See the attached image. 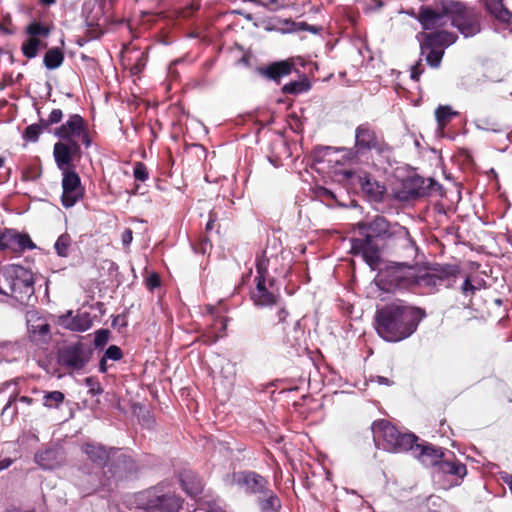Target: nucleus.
Here are the masks:
<instances>
[{"label": "nucleus", "mask_w": 512, "mask_h": 512, "mask_svg": "<svg viewBox=\"0 0 512 512\" xmlns=\"http://www.w3.org/2000/svg\"><path fill=\"white\" fill-rule=\"evenodd\" d=\"M182 489L192 498L198 497L203 491L202 479L191 470H184L180 473Z\"/></svg>", "instance_id": "nucleus-28"}, {"label": "nucleus", "mask_w": 512, "mask_h": 512, "mask_svg": "<svg viewBox=\"0 0 512 512\" xmlns=\"http://www.w3.org/2000/svg\"><path fill=\"white\" fill-rule=\"evenodd\" d=\"M357 183L370 202H382L386 187L380 184V182L375 180L371 175L367 173L357 175Z\"/></svg>", "instance_id": "nucleus-26"}, {"label": "nucleus", "mask_w": 512, "mask_h": 512, "mask_svg": "<svg viewBox=\"0 0 512 512\" xmlns=\"http://www.w3.org/2000/svg\"><path fill=\"white\" fill-rule=\"evenodd\" d=\"M133 240V232L131 229L127 228L123 231L121 235V242L124 247H128Z\"/></svg>", "instance_id": "nucleus-56"}, {"label": "nucleus", "mask_w": 512, "mask_h": 512, "mask_svg": "<svg viewBox=\"0 0 512 512\" xmlns=\"http://www.w3.org/2000/svg\"><path fill=\"white\" fill-rule=\"evenodd\" d=\"M484 5L494 19L512 26V12L504 5L503 0H485Z\"/></svg>", "instance_id": "nucleus-30"}, {"label": "nucleus", "mask_w": 512, "mask_h": 512, "mask_svg": "<svg viewBox=\"0 0 512 512\" xmlns=\"http://www.w3.org/2000/svg\"><path fill=\"white\" fill-rule=\"evenodd\" d=\"M372 382H376L377 384L379 385H386V386H391L393 385V380L387 378V377H384V376H372L371 379H370Z\"/></svg>", "instance_id": "nucleus-57"}, {"label": "nucleus", "mask_w": 512, "mask_h": 512, "mask_svg": "<svg viewBox=\"0 0 512 512\" xmlns=\"http://www.w3.org/2000/svg\"><path fill=\"white\" fill-rule=\"evenodd\" d=\"M139 467L135 460L119 448L111 447L109 461L102 467L106 477V486L111 491L120 483L131 480L137 476Z\"/></svg>", "instance_id": "nucleus-9"}, {"label": "nucleus", "mask_w": 512, "mask_h": 512, "mask_svg": "<svg viewBox=\"0 0 512 512\" xmlns=\"http://www.w3.org/2000/svg\"><path fill=\"white\" fill-rule=\"evenodd\" d=\"M64 61V53L58 48H50L44 55L43 64L49 70L57 69Z\"/></svg>", "instance_id": "nucleus-37"}, {"label": "nucleus", "mask_w": 512, "mask_h": 512, "mask_svg": "<svg viewBox=\"0 0 512 512\" xmlns=\"http://www.w3.org/2000/svg\"><path fill=\"white\" fill-rule=\"evenodd\" d=\"M133 176L135 180L145 182L149 178V172L143 162H136L133 168Z\"/></svg>", "instance_id": "nucleus-48"}, {"label": "nucleus", "mask_w": 512, "mask_h": 512, "mask_svg": "<svg viewBox=\"0 0 512 512\" xmlns=\"http://www.w3.org/2000/svg\"><path fill=\"white\" fill-rule=\"evenodd\" d=\"M257 505L260 512H279L282 507L280 498L270 488L258 496Z\"/></svg>", "instance_id": "nucleus-31"}, {"label": "nucleus", "mask_w": 512, "mask_h": 512, "mask_svg": "<svg viewBox=\"0 0 512 512\" xmlns=\"http://www.w3.org/2000/svg\"><path fill=\"white\" fill-rule=\"evenodd\" d=\"M437 472L456 476L459 479H463L467 474L466 465L461 463L460 461H451L449 459H444L439 462L436 467Z\"/></svg>", "instance_id": "nucleus-32"}, {"label": "nucleus", "mask_w": 512, "mask_h": 512, "mask_svg": "<svg viewBox=\"0 0 512 512\" xmlns=\"http://www.w3.org/2000/svg\"><path fill=\"white\" fill-rule=\"evenodd\" d=\"M110 331L108 329H98L95 331L94 335V347L95 349H101L103 348L110 339Z\"/></svg>", "instance_id": "nucleus-45"}, {"label": "nucleus", "mask_w": 512, "mask_h": 512, "mask_svg": "<svg viewBox=\"0 0 512 512\" xmlns=\"http://www.w3.org/2000/svg\"><path fill=\"white\" fill-rule=\"evenodd\" d=\"M233 482L244 489L246 494L261 495L269 488V481L259 473L251 470L234 472Z\"/></svg>", "instance_id": "nucleus-17"}, {"label": "nucleus", "mask_w": 512, "mask_h": 512, "mask_svg": "<svg viewBox=\"0 0 512 512\" xmlns=\"http://www.w3.org/2000/svg\"><path fill=\"white\" fill-rule=\"evenodd\" d=\"M288 32L309 31L312 34H320L322 31L321 26L310 25L306 22H291V27L287 29Z\"/></svg>", "instance_id": "nucleus-44"}, {"label": "nucleus", "mask_w": 512, "mask_h": 512, "mask_svg": "<svg viewBox=\"0 0 512 512\" xmlns=\"http://www.w3.org/2000/svg\"><path fill=\"white\" fill-rule=\"evenodd\" d=\"M450 23L464 38L473 37L481 32V12L459 0H454Z\"/></svg>", "instance_id": "nucleus-12"}, {"label": "nucleus", "mask_w": 512, "mask_h": 512, "mask_svg": "<svg viewBox=\"0 0 512 512\" xmlns=\"http://www.w3.org/2000/svg\"><path fill=\"white\" fill-rule=\"evenodd\" d=\"M26 32L31 36H48L49 29L38 22H33L27 26Z\"/></svg>", "instance_id": "nucleus-47"}, {"label": "nucleus", "mask_w": 512, "mask_h": 512, "mask_svg": "<svg viewBox=\"0 0 512 512\" xmlns=\"http://www.w3.org/2000/svg\"><path fill=\"white\" fill-rule=\"evenodd\" d=\"M283 260L282 251L280 254L270 253L269 249H265L261 257H257L255 288L250 293V298L256 307L266 308L279 304L281 297L274 291L276 279L270 276L269 269H272L277 276L288 277L291 267L289 264H280Z\"/></svg>", "instance_id": "nucleus-3"}, {"label": "nucleus", "mask_w": 512, "mask_h": 512, "mask_svg": "<svg viewBox=\"0 0 512 512\" xmlns=\"http://www.w3.org/2000/svg\"><path fill=\"white\" fill-rule=\"evenodd\" d=\"M72 244V238L68 233L61 234L55 244L54 249L59 257L66 258L69 255V248Z\"/></svg>", "instance_id": "nucleus-39"}, {"label": "nucleus", "mask_w": 512, "mask_h": 512, "mask_svg": "<svg viewBox=\"0 0 512 512\" xmlns=\"http://www.w3.org/2000/svg\"><path fill=\"white\" fill-rule=\"evenodd\" d=\"M81 16L86 27L84 42L101 38L107 24L102 4L98 0L86 1L82 6Z\"/></svg>", "instance_id": "nucleus-13"}, {"label": "nucleus", "mask_w": 512, "mask_h": 512, "mask_svg": "<svg viewBox=\"0 0 512 512\" xmlns=\"http://www.w3.org/2000/svg\"><path fill=\"white\" fill-rule=\"evenodd\" d=\"M58 324L70 331L85 332L92 327L93 320L89 312L77 310L74 315L72 310H68L58 317Z\"/></svg>", "instance_id": "nucleus-24"}, {"label": "nucleus", "mask_w": 512, "mask_h": 512, "mask_svg": "<svg viewBox=\"0 0 512 512\" xmlns=\"http://www.w3.org/2000/svg\"><path fill=\"white\" fill-rule=\"evenodd\" d=\"M85 386L88 388V393L91 396H98L103 393V388L100 382L95 377H86L84 379Z\"/></svg>", "instance_id": "nucleus-46"}, {"label": "nucleus", "mask_w": 512, "mask_h": 512, "mask_svg": "<svg viewBox=\"0 0 512 512\" xmlns=\"http://www.w3.org/2000/svg\"><path fill=\"white\" fill-rule=\"evenodd\" d=\"M135 502L140 509L147 511L176 512L182 506V499L165 483H159L137 493Z\"/></svg>", "instance_id": "nucleus-8"}, {"label": "nucleus", "mask_w": 512, "mask_h": 512, "mask_svg": "<svg viewBox=\"0 0 512 512\" xmlns=\"http://www.w3.org/2000/svg\"><path fill=\"white\" fill-rule=\"evenodd\" d=\"M422 60L419 59L412 67H411V73L410 78L414 81H419L421 74L424 71Z\"/></svg>", "instance_id": "nucleus-53"}, {"label": "nucleus", "mask_w": 512, "mask_h": 512, "mask_svg": "<svg viewBox=\"0 0 512 512\" xmlns=\"http://www.w3.org/2000/svg\"><path fill=\"white\" fill-rule=\"evenodd\" d=\"M107 361L108 359L105 358V356L103 355L99 361V367H98V370L100 373L104 374L108 371V364H107Z\"/></svg>", "instance_id": "nucleus-59"}, {"label": "nucleus", "mask_w": 512, "mask_h": 512, "mask_svg": "<svg viewBox=\"0 0 512 512\" xmlns=\"http://www.w3.org/2000/svg\"><path fill=\"white\" fill-rule=\"evenodd\" d=\"M427 64L432 68H438L444 56V51L441 49H428L424 54Z\"/></svg>", "instance_id": "nucleus-42"}, {"label": "nucleus", "mask_w": 512, "mask_h": 512, "mask_svg": "<svg viewBox=\"0 0 512 512\" xmlns=\"http://www.w3.org/2000/svg\"><path fill=\"white\" fill-rule=\"evenodd\" d=\"M288 1L289 0H281L277 6L275 8H271V10L275 11V10H278V9H281V8H286L288 7Z\"/></svg>", "instance_id": "nucleus-62"}, {"label": "nucleus", "mask_w": 512, "mask_h": 512, "mask_svg": "<svg viewBox=\"0 0 512 512\" xmlns=\"http://www.w3.org/2000/svg\"><path fill=\"white\" fill-rule=\"evenodd\" d=\"M405 188L410 198L417 199L431 195L440 188V185L433 178L416 176L406 183Z\"/></svg>", "instance_id": "nucleus-25"}, {"label": "nucleus", "mask_w": 512, "mask_h": 512, "mask_svg": "<svg viewBox=\"0 0 512 512\" xmlns=\"http://www.w3.org/2000/svg\"><path fill=\"white\" fill-rule=\"evenodd\" d=\"M425 317L421 308L397 300L377 308L374 316L377 334L387 342H400L409 338Z\"/></svg>", "instance_id": "nucleus-2"}, {"label": "nucleus", "mask_w": 512, "mask_h": 512, "mask_svg": "<svg viewBox=\"0 0 512 512\" xmlns=\"http://www.w3.org/2000/svg\"><path fill=\"white\" fill-rule=\"evenodd\" d=\"M216 214L213 212L209 213V220L206 224V230L211 231L213 229L214 222L216 221Z\"/></svg>", "instance_id": "nucleus-60"}, {"label": "nucleus", "mask_w": 512, "mask_h": 512, "mask_svg": "<svg viewBox=\"0 0 512 512\" xmlns=\"http://www.w3.org/2000/svg\"><path fill=\"white\" fill-rule=\"evenodd\" d=\"M461 268L457 264L435 263L424 273H416L412 267L411 288L419 287L425 289L426 293H434L439 287L452 288L457 282Z\"/></svg>", "instance_id": "nucleus-6"}, {"label": "nucleus", "mask_w": 512, "mask_h": 512, "mask_svg": "<svg viewBox=\"0 0 512 512\" xmlns=\"http://www.w3.org/2000/svg\"><path fill=\"white\" fill-rule=\"evenodd\" d=\"M277 306L276 316L278 318L277 324H282L283 329H285V324L287 323V319L290 315L286 306L282 304L281 300H279V304Z\"/></svg>", "instance_id": "nucleus-51"}, {"label": "nucleus", "mask_w": 512, "mask_h": 512, "mask_svg": "<svg viewBox=\"0 0 512 512\" xmlns=\"http://www.w3.org/2000/svg\"><path fill=\"white\" fill-rule=\"evenodd\" d=\"M63 113L61 109H53L47 119V124H57L62 120Z\"/></svg>", "instance_id": "nucleus-55"}, {"label": "nucleus", "mask_w": 512, "mask_h": 512, "mask_svg": "<svg viewBox=\"0 0 512 512\" xmlns=\"http://www.w3.org/2000/svg\"><path fill=\"white\" fill-rule=\"evenodd\" d=\"M412 266L393 263L380 269L374 282L384 292L393 293L397 290L411 289Z\"/></svg>", "instance_id": "nucleus-10"}, {"label": "nucleus", "mask_w": 512, "mask_h": 512, "mask_svg": "<svg viewBox=\"0 0 512 512\" xmlns=\"http://www.w3.org/2000/svg\"><path fill=\"white\" fill-rule=\"evenodd\" d=\"M92 354L91 345L77 341L58 351V362L62 367L80 371L89 363Z\"/></svg>", "instance_id": "nucleus-14"}, {"label": "nucleus", "mask_w": 512, "mask_h": 512, "mask_svg": "<svg viewBox=\"0 0 512 512\" xmlns=\"http://www.w3.org/2000/svg\"><path fill=\"white\" fill-rule=\"evenodd\" d=\"M57 450L48 448L35 454L36 463L45 470L54 469L58 465Z\"/></svg>", "instance_id": "nucleus-34"}, {"label": "nucleus", "mask_w": 512, "mask_h": 512, "mask_svg": "<svg viewBox=\"0 0 512 512\" xmlns=\"http://www.w3.org/2000/svg\"><path fill=\"white\" fill-rule=\"evenodd\" d=\"M40 41L36 38H30L22 44V52L29 59L35 58L38 54Z\"/></svg>", "instance_id": "nucleus-41"}, {"label": "nucleus", "mask_w": 512, "mask_h": 512, "mask_svg": "<svg viewBox=\"0 0 512 512\" xmlns=\"http://www.w3.org/2000/svg\"><path fill=\"white\" fill-rule=\"evenodd\" d=\"M1 280L5 285L4 295L14 298L21 305H29L34 297L33 273L17 264L6 265L1 269Z\"/></svg>", "instance_id": "nucleus-5"}, {"label": "nucleus", "mask_w": 512, "mask_h": 512, "mask_svg": "<svg viewBox=\"0 0 512 512\" xmlns=\"http://www.w3.org/2000/svg\"><path fill=\"white\" fill-rule=\"evenodd\" d=\"M477 290V287L473 285L471 279L469 276L465 277L462 285H461V292L465 295H473Z\"/></svg>", "instance_id": "nucleus-52"}, {"label": "nucleus", "mask_w": 512, "mask_h": 512, "mask_svg": "<svg viewBox=\"0 0 512 512\" xmlns=\"http://www.w3.org/2000/svg\"><path fill=\"white\" fill-rule=\"evenodd\" d=\"M82 451L91 462L98 466H104L109 461L111 455V448H106L99 443H85L82 446Z\"/></svg>", "instance_id": "nucleus-29"}, {"label": "nucleus", "mask_w": 512, "mask_h": 512, "mask_svg": "<svg viewBox=\"0 0 512 512\" xmlns=\"http://www.w3.org/2000/svg\"><path fill=\"white\" fill-rule=\"evenodd\" d=\"M28 333L30 340L36 345L47 344L51 340L50 325L43 319L28 321Z\"/></svg>", "instance_id": "nucleus-27"}, {"label": "nucleus", "mask_w": 512, "mask_h": 512, "mask_svg": "<svg viewBox=\"0 0 512 512\" xmlns=\"http://www.w3.org/2000/svg\"><path fill=\"white\" fill-rule=\"evenodd\" d=\"M374 151L378 163L374 166L391 165L393 148L379 136L369 123H363L355 129V144L348 151V159L358 163H368L371 152Z\"/></svg>", "instance_id": "nucleus-4"}, {"label": "nucleus", "mask_w": 512, "mask_h": 512, "mask_svg": "<svg viewBox=\"0 0 512 512\" xmlns=\"http://www.w3.org/2000/svg\"><path fill=\"white\" fill-rule=\"evenodd\" d=\"M458 112L454 111L449 105H439L435 110V118L439 129H444L448 122L458 116Z\"/></svg>", "instance_id": "nucleus-38"}, {"label": "nucleus", "mask_w": 512, "mask_h": 512, "mask_svg": "<svg viewBox=\"0 0 512 512\" xmlns=\"http://www.w3.org/2000/svg\"><path fill=\"white\" fill-rule=\"evenodd\" d=\"M410 451L426 467L436 468L445 456L441 447H436L426 441L421 443H418V441L414 442Z\"/></svg>", "instance_id": "nucleus-22"}, {"label": "nucleus", "mask_w": 512, "mask_h": 512, "mask_svg": "<svg viewBox=\"0 0 512 512\" xmlns=\"http://www.w3.org/2000/svg\"><path fill=\"white\" fill-rule=\"evenodd\" d=\"M54 135L60 140L68 142L81 139L82 143L87 148L91 145L86 122L79 114H71L65 123L55 129Z\"/></svg>", "instance_id": "nucleus-16"}, {"label": "nucleus", "mask_w": 512, "mask_h": 512, "mask_svg": "<svg viewBox=\"0 0 512 512\" xmlns=\"http://www.w3.org/2000/svg\"><path fill=\"white\" fill-rule=\"evenodd\" d=\"M371 430L375 445L385 451L401 453L410 451L419 438L412 432L402 433L387 420L374 421Z\"/></svg>", "instance_id": "nucleus-7"}, {"label": "nucleus", "mask_w": 512, "mask_h": 512, "mask_svg": "<svg viewBox=\"0 0 512 512\" xmlns=\"http://www.w3.org/2000/svg\"><path fill=\"white\" fill-rule=\"evenodd\" d=\"M43 132V127L40 124H31L27 126L23 132V139L27 142H37L41 133Z\"/></svg>", "instance_id": "nucleus-43"}, {"label": "nucleus", "mask_w": 512, "mask_h": 512, "mask_svg": "<svg viewBox=\"0 0 512 512\" xmlns=\"http://www.w3.org/2000/svg\"><path fill=\"white\" fill-rule=\"evenodd\" d=\"M454 0H433L431 4L420 6L418 13H409L419 22L423 30H434L450 21Z\"/></svg>", "instance_id": "nucleus-11"}, {"label": "nucleus", "mask_w": 512, "mask_h": 512, "mask_svg": "<svg viewBox=\"0 0 512 512\" xmlns=\"http://www.w3.org/2000/svg\"><path fill=\"white\" fill-rule=\"evenodd\" d=\"M311 89V83L308 77L303 74L301 79L290 81L282 87V92L287 95H298L308 92Z\"/></svg>", "instance_id": "nucleus-35"}, {"label": "nucleus", "mask_w": 512, "mask_h": 512, "mask_svg": "<svg viewBox=\"0 0 512 512\" xmlns=\"http://www.w3.org/2000/svg\"><path fill=\"white\" fill-rule=\"evenodd\" d=\"M62 196L61 202L65 208L73 207L84 194L79 175L75 171H65L62 173Z\"/></svg>", "instance_id": "nucleus-21"}, {"label": "nucleus", "mask_w": 512, "mask_h": 512, "mask_svg": "<svg viewBox=\"0 0 512 512\" xmlns=\"http://www.w3.org/2000/svg\"><path fill=\"white\" fill-rule=\"evenodd\" d=\"M81 153V146L78 141L60 140L54 144L53 156L56 166L63 172L72 171V162Z\"/></svg>", "instance_id": "nucleus-20"}, {"label": "nucleus", "mask_w": 512, "mask_h": 512, "mask_svg": "<svg viewBox=\"0 0 512 512\" xmlns=\"http://www.w3.org/2000/svg\"><path fill=\"white\" fill-rule=\"evenodd\" d=\"M250 2H252L253 4H255L257 6L267 8V3L264 2L263 0H250Z\"/></svg>", "instance_id": "nucleus-63"}, {"label": "nucleus", "mask_w": 512, "mask_h": 512, "mask_svg": "<svg viewBox=\"0 0 512 512\" xmlns=\"http://www.w3.org/2000/svg\"><path fill=\"white\" fill-rule=\"evenodd\" d=\"M1 250L10 249L14 252H23L36 248L28 234H22L12 229L0 232Z\"/></svg>", "instance_id": "nucleus-23"}, {"label": "nucleus", "mask_w": 512, "mask_h": 512, "mask_svg": "<svg viewBox=\"0 0 512 512\" xmlns=\"http://www.w3.org/2000/svg\"><path fill=\"white\" fill-rule=\"evenodd\" d=\"M75 485L83 497L99 491L111 492V489L106 486V477L103 471H94L93 467L88 464H84L77 469Z\"/></svg>", "instance_id": "nucleus-15"}, {"label": "nucleus", "mask_w": 512, "mask_h": 512, "mask_svg": "<svg viewBox=\"0 0 512 512\" xmlns=\"http://www.w3.org/2000/svg\"><path fill=\"white\" fill-rule=\"evenodd\" d=\"M16 401H19V402L24 403L26 405H31L34 402V399L31 398V397H28V396H20V397H18L17 394H12V395H10L6 405L3 407L1 413L2 414L6 413Z\"/></svg>", "instance_id": "nucleus-49"}, {"label": "nucleus", "mask_w": 512, "mask_h": 512, "mask_svg": "<svg viewBox=\"0 0 512 512\" xmlns=\"http://www.w3.org/2000/svg\"><path fill=\"white\" fill-rule=\"evenodd\" d=\"M37 124H40L41 127H43V130L48 129V127L51 124H47V119L40 118L39 122Z\"/></svg>", "instance_id": "nucleus-64"}, {"label": "nucleus", "mask_w": 512, "mask_h": 512, "mask_svg": "<svg viewBox=\"0 0 512 512\" xmlns=\"http://www.w3.org/2000/svg\"><path fill=\"white\" fill-rule=\"evenodd\" d=\"M12 459L11 458H4L2 460H0V472L9 468L12 464Z\"/></svg>", "instance_id": "nucleus-61"}, {"label": "nucleus", "mask_w": 512, "mask_h": 512, "mask_svg": "<svg viewBox=\"0 0 512 512\" xmlns=\"http://www.w3.org/2000/svg\"><path fill=\"white\" fill-rule=\"evenodd\" d=\"M417 39L420 42L421 55H424L428 49L444 51L457 41L458 35L446 30H436L429 33L420 32L417 34Z\"/></svg>", "instance_id": "nucleus-18"}, {"label": "nucleus", "mask_w": 512, "mask_h": 512, "mask_svg": "<svg viewBox=\"0 0 512 512\" xmlns=\"http://www.w3.org/2000/svg\"><path fill=\"white\" fill-rule=\"evenodd\" d=\"M125 327L127 326V321L125 315H116L112 320V327Z\"/></svg>", "instance_id": "nucleus-58"}, {"label": "nucleus", "mask_w": 512, "mask_h": 512, "mask_svg": "<svg viewBox=\"0 0 512 512\" xmlns=\"http://www.w3.org/2000/svg\"><path fill=\"white\" fill-rule=\"evenodd\" d=\"M426 507L430 512H457V508L437 495L426 498Z\"/></svg>", "instance_id": "nucleus-36"}, {"label": "nucleus", "mask_w": 512, "mask_h": 512, "mask_svg": "<svg viewBox=\"0 0 512 512\" xmlns=\"http://www.w3.org/2000/svg\"><path fill=\"white\" fill-rule=\"evenodd\" d=\"M356 229L361 237L350 240V253L360 256L372 270L378 268L381 262V250L386 244H398L402 248L416 246L406 227L397 222L391 223L381 215L369 221L358 222Z\"/></svg>", "instance_id": "nucleus-1"}, {"label": "nucleus", "mask_w": 512, "mask_h": 512, "mask_svg": "<svg viewBox=\"0 0 512 512\" xmlns=\"http://www.w3.org/2000/svg\"><path fill=\"white\" fill-rule=\"evenodd\" d=\"M65 399L60 391L46 392L43 396V405L47 408H57Z\"/></svg>", "instance_id": "nucleus-40"}, {"label": "nucleus", "mask_w": 512, "mask_h": 512, "mask_svg": "<svg viewBox=\"0 0 512 512\" xmlns=\"http://www.w3.org/2000/svg\"><path fill=\"white\" fill-rule=\"evenodd\" d=\"M476 128L478 130L483 131H491L493 133H497L501 135V139L499 140L500 144L502 145L499 147L500 151H505L508 146L512 143V134L507 132L505 129L498 127L495 124L490 123L489 121H481L480 123H476Z\"/></svg>", "instance_id": "nucleus-33"}, {"label": "nucleus", "mask_w": 512, "mask_h": 512, "mask_svg": "<svg viewBox=\"0 0 512 512\" xmlns=\"http://www.w3.org/2000/svg\"><path fill=\"white\" fill-rule=\"evenodd\" d=\"M161 284L160 277L157 273H152L146 278V286L149 290L158 288Z\"/></svg>", "instance_id": "nucleus-54"}, {"label": "nucleus", "mask_w": 512, "mask_h": 512, "mask_svg": "<svg viewBox=\"0 0 512 512\" xmlns=\"http://www.w3.org/2000/svg\"><path fill=\"white\" fill-rule=\"evenodd\" d=\"M306 61L302 57H292L286 60L273 62L265 67H258V73L269 80L279 82L282 77L289 75L297 66L305 67Z\"/></svg>", "instance_id": "nucleus-19"}, {"label": "nucleus", "mask_w": 512, "mask_h": 512, "mask_svg": "<svg viewBox=\"0 0 512 512\" xmlns=\"http://www.w3.org/2000/svg\"><path fill=\"white\" fill-rule=\"evenodd\" d=\"M105 358L112 361H119L123 357L121 348L117 345H110L103 354Z\"/></svg>", "instance_id": "nucleus-50"}]
</instances>
